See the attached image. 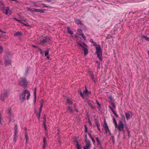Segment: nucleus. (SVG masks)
Listing matches in <instances>:
<instances>
[{
    "label": "nucleus",
    "instance_id": "f257e3e1",
    "mask_svg": "<svg viewBox=\"0 0 149 149\" xmlns=\"http://www.w3.org/2000/svg\"><path fill=\"white\" fill-rule=\"evenodd\" d=\"M28 82L25 78H21L19 79V84L24 88H26L27 87Z\"/></svg>",
    "mask_w": 149,
    "mask_h": 149
},
{
    "label": "nucleus",
    "instance_id": "f03ea898",
    "mask_svg": "<svg viewBox=\"0 0 149 149\" xmlns=\"http://www.w3.org/2000/svg\"><path fill=\"white\" fill-rule=\"evenodd\" d=\"M26 94V92L25 90L24 92L21 93L19 95V99L20 100V102L21 103H22L24 100H25V95Z\"/></svg>",
    "mask_w": 149,
    "mask_h": 149
},
{
    "label": "nucleus",
    "instance_id": "7ed1b4c3",
    "mask_svg": "<svg viewBox=\"0 0 149 149\" xmlns=\"http://www.w3.org/2000/svg\"><path fill=\"white\" fill-rule=\"evenodd\" d=\"M7 114H8L9 116V121H11L13 118V114L12 113L11 109L10 108H8L6 110Z\"/></svg>",
    "mask_w": 149,
    "mask_h": 149
},
{
    "label": "nucleus",
    "instance_id": "20e7f679",
    "mask_svg": "<svg viewBox=\"0 0 149 149\" xmlns=\"http://www.w3.org/2000/svg\"><path fill=\"white\" fill-rule=\"evenodd\" d=\"M51 40V37H46L45 39H42L40 40V44L45 43H50V41Z\"/></svg>",
    "mask_w": 149,
    "mask_h": 149
},
{
    "label": "nucleus",
    "instance_id": "39448f33",
    "mask_svg": "<svg viewBox=\"0 0 149 149\" xmlns=\"http://www.w3.org/2000/svg\"><path fill=\"white\" fill-rule=\"evenodd\" d=\"M78 45L81 47L82 48L84 51V56L87 55L88 53V50L87 48L84 47L80 43L78 42L77 43Z\"/></svg>",
    "mask_w": 149,
    "mask_h": 149
},
{
    "label": "nucleus",
    "instance_id": "423d86ee",
    "mask_svg": "<svg viewBox=\"0 0 149 149\" xmlns=\"http://www.w3.org/2000/svg\"><path fill=\"white\" fill-rule=\"evenodd\" d=\"M104 123L103 125V126L104 128V129L105 133L106 134H107V130L109 131V129L107 125V122L105 119L104 120Z\"/></svg>",
    "mask_w": 149,
    "mask_h": 149
},
{
    "label": "nucleus",
    "instance_id": "0eeeda50",
    "mask_svg": "<svg viewBox=\"0 0 149 149\" xmlns=\"http://www.w3.org/2000/svg\"><path fill=\"white\" fill-rule=\"evenodd\" d=\"M96 53L97 55H101V56H102V50L101 49L100 46L99 45L98 46L96 47Z\"/></svg>",
    "mask_w": 149,
    "mask_h": 149
},
{
    "label": "nucleus",
    "instance_id": "6e6552de",
    "mask_svg": "<svg viewBox=\"0 0 149 149\" xmlns=\"http://www.w3.org/2000/svg\"><path fill=\"white\" fill-rule=\"evenodd\" d=\"M118 125L119 126V128H120L123 132V133L124 134L125 133V130L124 129V126L123 122L122 121L120 120L119 121L118 123Z\"/></svg>",
    "mask_w": 149,
    "mask_h": 149
},
{
    "label": "nucleus",
    "instance_id": "1a4fd4ad",
    "mask_svg": "<svg viewBox=\"0 0 149 149\" xmlns=\"http://www.w3.org/2000/svg\"><path fill=\"white\" fill-rule=\"evenodd\" d=\"M86 145L84 147V149H89L91 147V145L90 141L86 142Z\"/></svg>",
    "mask_w": 149,
    "mask_h": 149
},
{
    "label": "nucleus",
    "instance_id": "9d476101",
    "mask_svg": "<svg viewBox=\"0 0 149 149\" xmlns=\"http://www.w3.org/2000/svg\"><path fill=\"white\" fill-rule=\"evenodd\" d=\"M8 94V93L6 91L4 92L1 95V99L3 100H4L7 97Z\"/></svg>",
    "mask_w": 149,
    "mask_h": 149
},
{
    "label": "nucleus",
    "instance_id": "9b49d317",
    "mask_svg": "<svg viewBox=\"0 0 149 149\" xmlns=\"http://www.w3.org/2000/svg\"><path fill=\"white\" fill-rule=\"evenodd\" d=\"M34 110L35 114L36 115V116L38 117V120H40V113L39 112L38 113V111L36 108H34Z\"/></svg>",
    "mask_w": 149,
    "mask_h": 149
},
{
    "label": "nucleus",
    "instance_id": "f8f14e48",
    "mask_svg": "<svg viewBox=\"0 0 149 149\" xmlns=\"http://www.w3.org/2000/svg\"><path fill=\"white\" fill-rule=\"evenodd\" d=\"M132 114V113L130 111H127L125 113V117L127 120H129L130 118V114Z\"/></svg>",
    "mask_w": 149,
    "mask_h": 149
},
{
    "label": "nucleus",
    "instance_id": "ddd939ff",
    "mask_svg": "<svg viewBox=\"0 0 149 149\" xmlns=\"http://www.w3.org/2000/svg\"><path fill=\"white\" fill-rule=\"evenodd\" d=\"M87 104H88V106H89L90 108L92 109H94L96 108V107L95 106H93L92 104L91 101L88 100L87 101Z\"/></svg>",
    "mask_w": 149,
    "mask_h": 149
},
{
    "label": "nucleus",
    "instance_id": "4468645a",
    "mask_svg": "<svg viewBox=\"0 0 149 149\" xmlns=\"http://www.w3.org/2000/svg\"><path fill=\"white\" fill-rule=\"evenodd\" d=\"M43 144L42 145V147H46L48 145L47 142H46V138L45 137L43 138Z\"/></svg>",
    "mask_w": 149,
    "mask_h": 149
},
{
    "label": "nucleus",
    "instance_id": "2eb2a0df",
    "mask_svg": "<svg viewBox=\"0 0 149 149\" xmlns=\"http://www.w3.org/2000/svg\"><path fill=\"white\" fill-rule=\"evenodd\" d=\"M23 33L21 31H17L14 34V36L15 37L17 36H22Z\"/></svg>",
    "mask_w": 149,
    "mask_h": 149
},
{
    "label": "nucleus",
    "instance_id": "dca6fc26",
    "mask_svg": "<svg viewBox=\"0 0 149 149\" xmlns=\"http://www.w3.org/2000/svg\"><path fill=\"white\" fill-rule=\"evenodd\" d=\"M74 21L77 24H80L81 25H84V24L82 23L81 21L79 19H77L74 20Z\"/></svg>",
    "mask_w": 149,
    "mask_h": 149
},
{
    "label": "nucleus",
    "instance_id": "f3484780",
    "mask_svg": "<svg viewBox=\"0 0 149 149\" xmlns=\"http://www.w3.org/2000/svg\"><path fill=\"white\" fill-rule=\"evenodd\" d=\"M4 62L5 63V65L6 67L7 65L11 64V61L9 59H6L5 60Z\"/></svg>",
    "mask_w": 149,
    "mask_h": 149
},
{
    "label": "nucleus",
    "instance_id": "a211bd4d",
    "mask_svg": "<svg viewBox=\"0 0 149 149\" xmlns=\"http://www.w3.org/2000/svg\"><path fill=\"white\" fill-rule=\"evenodd\" d=\"M25 92H26V94H27V95L26 97V99L27 100H28L30 96V92L27 90H25Z\"/></svg>",
    "mask_w": 149,
    "mask_h": 149
},
{
    "label": "nucleus",
    "instance_id": "6ab92c4d",
    "mask_svg": "<svg viewBox=\"0 0 149 149\" xmlns=\"http://www.w3.org/2000/svg\"><path fill=\"white\" fill-rule=\"evenodd\" d=\"M67 30L68 32L71 35L73 34V32L70 29V28L69 27L67 28Z\"/></svg>",
    "mask_w": 149,
    "mask_h": 149
},
{
    "label": "nucleus",
    "instance_id": "aec40b11",
    "mask_svg": "<svg viewBox=\"0 0 149 149\" xmlns=\"http://www.w3.org/2000/svg\"><path fill=\"white\" fill-rule=\"evenodd\" d=\"M18 133H14V139L13 140L14 142V143H15L16 142V139H17V134Z\"/></svg>",
    "mask_w": 149,
    "mask_h": 149
},
{
    "label": "nucleus",
    "instance_id": "412c9836",
    "mask_svg": "<svg viewBox=\"0 0 149 149\" xmlns=\"http://www.w3.org/2000/svg\"><path fill=\"white\" fill-rule=\"evenodd\" d=\"M43 101L42 100V102H41V103H40V108L39 109V111L40 113H41V112L42 111V107L43 106Z\"/></svg>",
    "mask_w": 149,
    "mask_h": 149
},
{
    "label": "nucleus",
    "instance_id": "4be33fe9",
    "mask_svg": "<svg viewBox=\"0 0 149 149\" xmlns=\"http://www.w3.org/2000/svg\"><path fill=\"white\" fill-rule=\"evenodd\" d=\"M108 99L109 100V102L110 103L111 102H113L115 100L114 98H113L111 96H110L109 97Z\"/></svg>",
    "mask_w": 149,
    "mask_h": 149
},
{
    "label": "nucleus",
    "instance_id": "5701e85b",
    "mask_svg": "<svg viewBox=\"0 0 149 149\" xmlns=\"http://www.w3.org/2000/svg\"><path fill=\"white\" fill-rule=\"evenodd\" d=\"M88 135H89V137L91 139H92V140L93 141V142L94 143L95 142V140L94 139V138L92 136L91 134L90 133L88 132Z\"/></svg>",
    "mask_w": 149,
    "mask_h": 149
},
{
    "label": "nucleus",
    "instance_id": "b1692460",
    "mask_svg": "<svg viewBox=\"0 0 149 149\" xmlns=\"http://www.w3.org/2000/svg\"><path fill=\"white\" fill-rule=\"evenodd\" d=\"M66 102L69 104H72V102L70 100L69 98H68L66 100Z\"/></svg>",
    "mask_w": 149,
    "mask_h": 149
},
{
    "label": "nucleus",
    "instance_id": "393cba45",
    "mask_svg": "<svg viewBox=\"0 0 149 149\" xmlns=\"http://www.w3.org/2000/svg\"><path fill=\"white\" fill-rule=\"evenodd\" d=\"M113 123L114 124V125H115V127H117L118 125H117L116 121L115 118L113 117Z\"/></svg>",
    "mask_w": 149,
    "mask_h": 149
},
{
    "label": "nucleus",
    "instance_id": "a878e982",
    "mask_svg": "<svg viewBox=\"0 0 149 149\" xmlns=\"http://www.w3.org/2000/svg\"><path fill=\"white\" fill-rule=\"evenodd\" d=\"M15 132L14 133H18V131L17 130L18 126L17 125H15L14 127Z\"/></svg>",
    "mask_w": 149,
    "mask_h": 149
},
{
    "label": "nucleus",
    "instance_id": "bb28decb",
    "mask_svg": "<svg viewBox=\"0 0 149 149\" xmlns=\"http://www.w3.org/2000/svg\"><path fill=\"white\" fill-rule=\"evenodd\" d=\"M67 110H68L70 111V113H72L74 111L72 109V107H70V106H69L67 107Z\"/></svg>",
    "mask_w": 149,
    "mask_h": 149
},
{
    "label": "nucleus",
    "instance_id": "cd10ccee",
    "mask_svg": "<svg viewBox=\"0 0 149 149\" xmlns=\"http://www.w3.org/2000/svg\"><path fill=\"white\" fill-rule=\"evenodd\" d=\"M142 38H143V39H144L147 41H149V38L147 36L143 35Z\"/></svg>",
    "mask_w": 149,
    "mask_h": 149
},
{
    "label": "nucleus",
    "instance_id": "c85d7f7f",
    "mask_svg": "<svg viewBox=\"0 0 149 149\" xmlns=\"http://www.w3.org/2000/svg\"><path fill=\"white\" fill-rule=\"evenodd\" d=\"M121 118L122 120H123L124 122H125V115L124 114H121Z\"/></svg>",
    "mask_w": 149,
    "mask_h": 149
},
{
    "label": "nucleus",
    "instance_id": "c756f323",
    "mask_svg": "<svg viewBox=\"0 0 149 149\" xmlns=\"http://www.w3.org/2000/svg\"><path fill=\"white\" fill-rule=\"evenodd\" d=\"M42 4L43 5V6H42V7L43 8H44V7H47V8H53V7L52 6H46L45 4V3H42Z\"/></svg>",
    "mask_w": 149,
    "mask_h": 149
},
{
    "label": "nucleus",
    "instance_id": "7c9ffc66",
    "mask_svg": "<svg viewBox=\"0 0 149 149\" xmlns=\"http://www.w3.org/2000/svg\"><path fill=\"white\" fill-rule=\"evenodd\" d=\"M96 103L98 105V107H97V108L99 109V110H100V108L101 107V104H100L98 101L97 100H96Z\"/></svg>",
    "mask_w": 149,
    "mask_h": 149
},
{
    "label": "nucleus",
    "instance_id": "2f4dec72",
    "mask_svg": "<svg viewBox=\"0 0 149 149\" xmlns=\"http://www.w3.org/2000/svg\"><path fill=\"white\" fill-rule=\"evenodd\" d=\"M25 136L26 139V143H27L28 140H29V138L27 134L26 133H25Z\"/></svg>",
    "mask_w": 149,
    "mask_h": 149
},
{
    "label": "nucleus",
    "instance_id": "473e14b6",
    "mask_svg": "<svg viewBox=\"0 0 149 149\" xmlns=\"http://www.w3.org/2000/svg\"><path fill=\"white\" fill-rule=\"evenodd\" d=\"M9 10V7H7L6 8V12L5 13V14L6 15H8V11Z\"/></svg>",
    "mask_w": 149,
    "mask_h": 149
},
{
    "label": "nucleus",
    "instance_id": "72a5a7b5",
    "mask_svg": "<svg viewBox=\"0 0 149 149\" xmlns=\"http://www.w3.org/2000/svg\"><path fill=\"white\" fill-rule=\"evenodd\" d=\"M110 139L112 140V143H113V144H114L115 143L114 136H111Z\"/></svg>",
    "mask_w": 149,
    "mask_h": 149
},
{
    "label": "nucleus",
    "instance_id": "f704fd0d",
    "mask_svg": "<svg viewBox=\"0 0 149 149\" xmlns=\"http://www.w3.org/2000/svg\"><path fill=\"white\" fill-rule=\"evenodd\" d=\"M84 140L85 141V142H88V141H90L88 140H87V135L86 133V134L85 135V138Z\"/></svg>",
    "mask_w": 149,
    "mask_h": 149
},
{
    "label": "nucleus",
    "instance_id": "c9c22d12",
    "mask_svg": "<svg viewBox=\"0 0 149 149\" xmlns=\"http://www.w3.org/2000/svg\"><path fill=\"white\" fill-rule=\"evenodd\" d=\"M84 127L85 128V132L86 133H87V132L88 128L87 127V125H84Z\"/></svg>",
    "mask_w": 149,
    "mask_h": 149
},
{
    "label": "nucleus",
    "instance_id": "e433bc0d",
    "mask_svg": "<svg viewBox=\"0 0 149 149\" xmlns=\"http://www.w3.org/2000/svg\"><path fill=\"white\" fill-rule=\"evenodd\" d=\"M94 121L95 122V125H98L99 124L98 121L97 120L96 118H95L94 120Z\"/></svg>",
    "mask_w": 149,
    "mask_h": 149
},
{
    "label": "nucleus",
    "instance_id": "4c0bfd02",
    "mask_svg": "<svg viewBox=\"0 0 149 149\" xmlns=\"http://www.w3.org/2000/svg\"><path fill=\"white\" fill-rule=\"evenodd\" d=\"M85 90H83V93H85V94H86L87 93L88 91L86 89V86H85Z\"/></svg>",
    "mask_w": 149,
    "mask_h": 149
},
{
    "label": "nucleus",
    "instance_id": "58836bf2",
    "mask_svg": "<svg viewBox=\"0 0 149 149\" xmlns=\"http://www.w3.org/2000/svg\"><path fill=\"white\" fill-rule=\"evenodd\" d=\"M74 142H75L76 143V146H77L78 145H79V144L78 140L77 139H75L74 141Z\"/></svg>",
    "mask_w": 149,
    "mask_h": 149
},
{
    "label": "nucleus",
    "instance_id": "ea45409f",
    "mask_svg": "<svg viewBox=\"0 0 149 149\" xmlns=\"http://www.w3.org/2000/svg\"><path fill=\"white\" fill-rule=\"evenodd\" d=\"M110 103L111 105L112 106L113 108L114 109L116 107L115 104L113 102H111Z\"/></svg>",
    "mask_w": 149,
    "mask_h": 149
},
{
    "label": "nucleus",
    "instance_id": "a19ab883",
    "mask_svg": "<svg viewBox=\"0 0 149 149\" xmlns=\"http://www.w3.org/2000/svg\"><path fill=\"white\" fill-rule=\"evenodd\" d=\"M45 56H48L49 55V50L47 49L45 52Z\"/></svg>",
    "mask_w": 149,
    "mask_h": 149
},
{
    "label": "nucleus",
    "instance_id": "79ce46f5",
    "mask_svg": "<svg viewBox=\"0 0 149 149\" xmlns=\"http://www.w3.org/2000/svg\"><path fill=\"white\" fill-rule=\"evenodd\" d=\"M97 56L99 58L100 61H102V56H101V55H98Z\"/></svg>",
    "mask_w": 149,
    "mask_h": 149
},
{
    "label": "nucleus",
    "instance_id": "37998d69",
    "mask_svg": "<svg viewBox=\"0 0 149 149\" xmlns=\"http://www.w3.org/2000/svg\"><path fill=\"white\" fill-rule=\"evenodd\" d=\"M77 31L79 33L80 35V34H81V33H83L82 32V30L80 29H78Z\"/></svg>",
    "mask_w": 149,
    "mask_h": 149
},
{
    "label": "nucleus",
    "instance_id": "c03bdc74",
    "mask_svg": "<svg viewBox=\"0 0 149 149\" xmlns=\"http://www.w3.org/2000/svg\"><path fill=\"white\" fill-rule=\"evenodd\" d=\"M76 147L77 149H81L82 147L80 145H78L76 146Z\"/></svg>",
    "mask_w": 149,
    "mask_h": 149
},
{
    "label": "nucleus",
    "instance_id": "a18cd8bd",
    "mask_svg": "<svg viewBox=\"0 0 149 149\" xmlns=\"http://www.w3.org/2000/svg\"><path fill=\"white\" fill-rule=\"evenodd\" d=\"M90 76L91 78V79L93 80H94V76L93 75V74H90Z\"/></svg>",
    "mask_w": 149,
    "mask_h": 149
},
{
    "label": "nucleus",
    "instance_id": "49530a36",
    "mask_svg": "<svg viewBox=\"0 0 149 149\" xmlns=\"http://www.w3.org/2000/svg\"><path fill=\"white\" fill-rule=\"evenodd\" d=\"M2 6L3 7L4 6V4L3 2L1 1L0 0V6Z\"/></svg>",
    "mask_w": 149,
    "mask_h": 149
},
{
    "label": "nucleus",
    "instance_id": "de8ad7c7",
    "mask_svg": "<svg viewBox=\"0 0 149 149\" xmlns=\"http://www.w3.org/2000/svg\"><path fill=\"white\" fill-rule=\"evenodd\" d=\"M46 10L45 9H40L39 12L41 13H44V11Z\"/></svg>",
    "mask_w": 149,
    "mask_h": 149
},
{
    "label": "nucleus",
    "instance_id": "09e8293b",
    "mask_svg": "<svg viewBox=\"0 0 149 149\" xmlns=\"http://www.w3.org/2000/svg\"><path fill=\"white\" fill-rule=\"evenodd\" d=\"M33 8H27V10H28L30 11L31 12H34Z\"/></svg>",
    "mask_w": 149,
    "mask_h": 149
},
{
    "label": "nucleus",
    "instance_id": "8fccbe9b",
    "mask_svg": "<svg viewBox=\"0 0 149 149\" xmlns=\"http://www.w3.org/2000/svg\"><path fill=\"white\" fill-rule=\"evenodd\" d=\"M3 51V49L2 46H0V54H1L2 53Z\"/></svg>",
    "mask_w": 149,
    "mask_h": 149
},
{
    "label": "nucleus",
    "instance_id": "3c124183",
    "mask_svg": "<svg viewBox=\"0 0 149 149\" xmlns=\"http://www.w3.org/2000/svg\"><path fill=\"white\" fill-rule=\"evenodd\" d=\"M23 21L25 22H26V20L25 19V20H19L18 21V22H19V23L22 24H24V23H23L22 22V21Z\"/></svg>",
    "mask_w": 149,
    "mask_h": 149
},
{
    "label": "nucleus",
    "instance_id": "603ef678",
    "mask_svg": "<svg viewBox=\"0 0 149 149\" xmlns=\"http://www.w3.org/2000/svg\"><path fill=\"white\" fill-rule=\"evenodd\" d=\"M79 93H80V94L81 95V96L83 98H84V96L83 93H82V92L81 91H80Z\"/></svg>",
    "mask_w": 149,
    "mask_h": 149
},
{
    "label": "nucleus",
    "instance_id": "864d4df0",
    "mask_svg": "<svg viewBox=\"0 0 149 149\" xmlns=\"http://www.w3.org/2000/svg\"><path fill=\"white\" fill-rule=\"evenodd\" d=\"M118 130H119V132H120L122 131V130H121V129L120 128H119V126L118 125L116 127H115Z\"/></svg>",
    "mask_w": 149,
    "mask_h": 149
},
{
    "label": "nucleus",
    "instance_id": "5fc2aeb1",
    "mask_svg": "<svg viewBox=\"0 0 149 149\" xmlns=\"http://www.w3.org/2000/svg\"><path fill=\"white\" fill-rule=\"evenodd\" d=\"M36 88H35L34 89V92H33V95H36Z\"/></svg>",
    "mask_w": 149,
    "mask_h": 149
},
{
    "label": "nucleus",
    "instance_id": "6e6d98bb",
    "mask_svg": "<svg viewBox=\"0 0 149 149\" xmlns=\"http://www.w3.org/2000/svg\"><path fill=\"white\" fill-rule=\"evenodd\" d=\"M33 9H34V12H39V11H40V9H35V8H33Z\"/></svg>",
    "mask_w": 149,
    "mask_h": 149
},
{
    "label": "nucleus",
    "instance_id": "4d7b16f0",
    "mask_svg": "<svg viewBox=\"0 0 149 149\" xmlns=\"http://www.w3.org/2000/svg\"><path fill=\"white\" fill-rule=\"evenodd\" d=\"M34 96V103L35 104L36 103V95H33Z\"/></svg>",
    "mask_w": 149,
    "mask_h": 149
},
{
    "label": "nucleus",
    "instance_id": "13d9d810",
    "mask_svg": "<svg viewBox=\"0 0 149 149\" xmlns=\"http://www.w3.org/2000/svg\"><path fill=\"white\" fill-rule=\"evenodd\" d=\"M111 37V36L110 35H108L106 37V39H110Z\"/></svg>",
    "mask_w": 149,
    "mask_h": 149
},
{
    "label": "nucleus",
    "instance_id": "bf43d9fd",
    "mask_svg": "<svg viewBox=\"0 0 149 149\" xmlns=\"http://www.w3.org/2000/svg\"><path fill=\"white\" fill-rule=\"evenodd\" d=\"M38 49L40 51V54H42L43 53V52L42 51V49H41L38 48Z\"/></svg>",
    "mask_w": 149,
    "mask_h": 149
},
{
    "label": "nucleus",
    "instance_id": "052dcab7",
    "mask_svg": "<svg viewBox=\"0 0 149 149\" xmlns=\"http://www.w3.org/2000/svg\"><path fill=\"white\" fill-rule=\"evenodd\" d=\"M97 144L98 145H99L101 144V141L100 140H99L98 141H97Z\"/></svg>",
    "mask_w": 149,
    "mask_h": 149
},
{
    "label": "nucleus",
    "instance_id": "680f3d73",
    "mask_svg": "<svg viewBox=\"0 0 149 149\" xmlns=\"http://www.w3.org/2000/svg\"><path fill=\"white\" fill-rule=\"evenodd\" d=\"M93 44L94 46L96 47H97V44L96 42H94L93 43Z\"/></svg>",
    "mask_w": 149,
    "mask_h": 149
},
{
    "label": "nucleus",
    "instance_id": "e2e57ef3",
    "mask_svg": "<svg viewBox=\"0 0 149 149\" xmlns=\"http://www.w3.org/2000/svg\"><path fill=\"white\" fill-rule=\"evenodd\" d=\"M23 24L25 26H29V25L28 23H24V24Z\"/></svg>",
    "mask_w": 149,
    "mask_h": 149
},
{
    "label": "nucleus",
    "instance_id": "0e129e2a",
    "mask_svg": "<svg viewBox=\"0 0 149 149\" xmlns=\"http://www.w3.org/2000/svg\"><path fill=\"white\" fill-rule=\"evenodd\" d=\"M32 46L35 48H38H38H39L38 46H36L35 45H32Z\"/></svg>",
    "mask_w": 149,
    "mask_h": 149
},
{
    "label": "nucleus",
    "instance_id": "69168bd1",
    "mask_svg": "<svg viewBox=\"0 0 149 149\" xmlns=\"http://www.w3.org/2000/svg\"><path fill=\"white\" fill-rule=\"evenodd\" d=\"M46 117H47L46 115L45 114H44L43 115V119H46Z\"/></svg>",
    "mask_w": 149,
    "mask_h": 149
},
{
    "label": "nucleus",
    "instance_id": "338daca9",
    "mask_svg": "<svg viewBox=\"0 0 149 149\" xmlns=\"http://www.w3.org/2000/svg\"><path fill=\"white\" fill-rule=\"evenodd\" d=\"M100 63H98V64H97V67L98 68L100 69Z\"/></svg>",
    "mask_w": 149,
    "mask_h": 149
},
{
    "label": "nucleus",
    "instance_id": "774afa93",
    "mask_svg": "<svg viewBox=\"0 0 149 149\" xmlns=\"http://www.w3.org/2000/svg\"><path fill=\"white\" fill-rule=\"evenodd\" d=\"M99 148L100 149H103V148H102V146L101 144L100 145H99Z\"/></svg>",
    "mask_w": 149,
    "mask_h": 149
}]
</instances>
